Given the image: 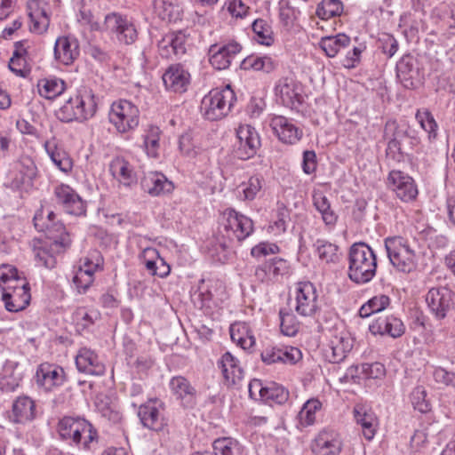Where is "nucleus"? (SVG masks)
<instances>
[{
	"label": "nucleus",
	"mask_w": 455,
	"mask_h": 455,
	"mask_svg": "<svg viewBox=\"0 0 455 455\" xmlns=\"http://www.w3.org/2000/svg\"><path fill=\"white\" fill-rule=\"evenodd\" d=\"M104 25L106 29L117 35L120 42L126 44H132L137 38V30L134 25L118 13L112 12L105 17Z\"/></svg>",
	"instance_id": "obj_12"
},
{
	"label": "nucleus",
	"mask_w": 455,
	"mask_h": 455,
	"mask_svg": "<svg viewBox=\"0 0 455 455\" xmlns=\"http://www.w3.org/2000/svg\"><path fill=\"white\" fill-rule=\"evenodd\" d=\"M13 421L26 423L35 419L36 404L28 396L18 397L12 404Z\"/></svg>",
	"instance_id": "obj_33"
},
{
	"label": "nucleus",
	"mask_w": 455,
	"mask_h": 455,
	"mask_svg": "<svg viewBox=\"0 0 455 455\" xmlns=\"http://www.w3.org/2000/svg\"><path fill=\"white\" fill-rule=\"evenodd\" d=\"M355 419L362 427L363 434L367 440H371L376 431V418L372 412L367 411L362 405L354 408Z\"/></svg>",
	"instance_id": "obj_36"
},
{
	"label": "nucleus",
	"mask_w": 455,
	"mask_h": 455,
	"mask_svg": "<svg viewBox=\"0 0 455 455\" xmlns=\"http://www.w3.org/2000/svg\"><path fill=\"white\" fill-rule=\"evenodd\" d=\"M139 109L132 102L121 100L111 105L108 118L119 132H128L139 124Z\"/></svg>",
	"instance_id": "obj_5"
},
{
	"label": "nucleus",
	"mask_w": 455,
	"mask_h": 455,
	"mask_svg": "<svg viewBox=\"0 0 455 455\" xmlns=\"http://www.w3.org/2000/svg\"><path fill=\"white\" fill-rule=\"evenodd\" d=\"M354 340L347 332H340L331 337L324 349V356L331 363H339L351 351Z\"/></svg>",
	"instance_id": "obj_17"
},
{
	"label": "nucleus",
	"mask_w": 455,
	"mask_h": 455,
	"mask_svg": "<svg viewBox=\"0 0 455 455\" xmlns=\"http://www.w3.org/2000/svg\"><path fill=\"white\" fill-rule=\"evenodd\" d=\"M433 377L437 384L455 388V373L446 371L444 368L435 369Z\"/></svg>",
	"instance_id": "obj_63"
},
{
	"label": "nucleus",
	"mask_w": 455,
	"mask_h": 455,
	"mask_svg": "<svg viewBox=\"0 0 455 455\" xmlns=\"http://www.w3.org/2000/svg\"><path fill=\"white\" fill-rule=\"evenodd\" d=\"M370 331L376 335H389L398 338L404 333L405 327L403 322L395 315L379 316L369 326Z\"/></svg>",
	"instance_id": "obj_23"
},
{
	"label": "nucleus",
	"mask_w": 455,
	"mask_h": 455,
	"mask_svg": "<svg viewBox=\"0 0 455 455\" xmlns=\"http://www.w3.org/2000/svg\"><path fill=\"white\" fill-rule=\"evenodd\" d=\"M220 364L228 386L237 385L243 379V371L238 365V361L229 352L222 355Z\"/></svg>",
	"instance_id": "obj_31"
},
{
	"label": "nucleus",
	"mask_w": 455,
	"mask_h": 455,
	"mask_svg": "<svg viewBox=\"0 0 455 455\" xmlns=\"http://www.w3.org/2000/svg\"><path fill=\"white\" fill-rule=\"evenodd\" d=\"M397 77L404 87L412 89L415 87V80L419 76L418 68L415 66L414 59L410 56H404L396 65Z\"/></svg>",
	"instance_id": "obj_32"
},
{
	"label": "nucleus",
	"mask_w": 455,
	"mask_h": 455,
	"mask_svg": "<svg viewBox=\"0 0 455 455\" xmlns=\"http://www.w3.org/2000/svg\"><path fill=\"white\" fill-rule=\"evenodd\" d=\"M179 148L188 157H195L197 154L191 134L184 133L180 137Z\"/></svg>",
	"instance_id": "obj_64"
},
{
	"label": "nucleus",
	"mask_w": 455,
	"mask_h": 455,
	"mask_svg": "<svg viewBox=\"0 0 455 455\" xmlns=\"http://www.w3.org/2000/svg\"><path fill=\"white\" fill-rule=\"evenodd\" d=\"M289 398V392L282 386L271 382L267 384V391L263 401L277 404L284 403Z\"/></svg>",
	"instance_id": "obj_52"
},
{
	"label": "nucleus",
	"mask_w": 455,
	"mask_h": 455,
	"mask_svg": "<svg viewBox=\"0 0 455 455\" xmlns=\"http://www.w3.org/2000/svg\"><path fill=\"white\" fill-rule=\"evenodd\" d=\"M44 147L47 155L59 170L65 173L71 172L73 161L64 148L57 145L54 138L46 140Z\"/></svg>",
	"instance_id": "obj_30"
},
{
	"label": "nucleus",
	"mask_w": 455,
	"mask_h": 455,
	"mask_svg": "<svg viewBox=\"0 0 455 455\" xmlns=\"http://www.w3.org/2000/svg\"><path fill=\"white\" fill-rule=\"evenodd\" d=\"M427 392L423 387H417L411 394V402L415 410L425 413L430 410V404L426 399Z\"/></svg>",
	"instance_id": "obj_61"
},
{
	"label": "nucleus",
	"mask_w": 455,
	"mask_h": 455,
	"mask_svg": "<svg viewBox=\"0 0 455 455\" xmlns=\"http://www.w3.org/2000/svg\"><path fill=\"white\" fill-rule=\"evenodd\" d=\"M224 217L226 218L224 231L230 241L235 239L241 242L252 233L253 222L247 216L228 209L224 212Z\"/></svg>",
	"instance_id": "obj_8"
},
{
	"label": "nucleus",
	"mask_w": 455,
	"mask_h": 455,
	"mask_svg": "<svg viewBox=\"0 0 455 455\" xmlns=\"http://www.w3.org/2000/svg\"><path fill=\"white\" fill-rule=\"evenodd\" d=\"M275 93L282 103L288 108H295L296 104L300 102V95L291 79H281L275 86Z\"/></svg>",
	"instance_id": "obj_35"
},
{
	"label": "nucleus",
	"mask_w": 455,
	"mask_h": 455,
	"mask_svg": "<svg viewBox=\"0 0 455 455\" xmlns=\"http://www.w3.org/2000/svg\"><path fill=\"white\" fill-rule=\"evenodd\" d=\"M230 337L243 349H249L255 344L254 337L250 333L245 323H235L230 326Z\"/></svg>",
	"instance_id": "obj_43"
},
{
	"label": "nucleus",
	"mask_w": 455,
	"mask_h": 455,
	"mask_svg": "<svg viewBox=\"0 0 455 455\" xmlns=\"http://www.w3.org/2000/svg\"><path fill=\"white\" fill-rule=\"evenodd\" d=\"M99 312L95 310H88L85 307H79L75 311L73 320L77 331H80L90 328L95 321L99 319Z\"/></svg>",
	"instance_id": "obj_50"
},
{
	"label": "nucleus",
	"mask_w": 455,
	"mask_h": 455,
	"mask_svg": "<svg viewBox=\"0 0 455 455\" xmlns=\"http://www.w3.org/2000/svg\"><path fill=\"white\" fill-rule=\"evenodd\" d=\"M313 204L322 216L326 226H334L338 220V215L331 207L328 198L320 191L313 194Z\"/></svg>",
	"instance_id": "obj_37"
},
{
	"label": "nucleus",
	"mask_w": 455,
	"mask_h": 455,
	"mask_svg": "<svg viewBox=\"0 0 455 455\" xmlns=\"http://www.w3.org/2000/svg\"><path fill=\"white\" fill-rule=\"evenodd\" d=\"M426 301L437 319H443L453 307L455 294L447 287H435L428 291Z\"/></svg>",
	"instance_id": "obj_10"
},
{
	"label": "nucleus",
	"mask_w": 455,
	"mask_h": 455,
	"mask_svg": "<svg viewBox=\"0 0 455 455\" xmlns=\"http://www.w3.org/2000/svg\"><path fill=\"white\" fill-rule=\"evenodd\" d=\"M243 69H253L255 71H263L270 73L275 69V63L268 56H249L242 62Z\"/></svg>",
	"instance_id": "obj_49"
},
{
	"label": "nucleus",
	"mask_w": 455,
	"mask_h": 455,
	"mask_svg": "<svg viewBox=\"0 0 455 455\" xmlns=\"http://www.w3.org/2000/svg\"><path fill=\"white\" fill-rule=\"evenodd\" d=\"M36 383L45 391H52L60 387L66 380L64 369L57 364L44 363L39 365L36 373Z\"/></svg>",
	"instance_id": "obj_13"
},
{
	"label": "nucleus",
	"mask_w": 455,
	"mask_h": 455,
	"mask_svg": "<svg viewBox=\"0 0 455 455\" xmlns=\"http://www.w3.org/2000/svg\"><path fill=\"white\" fill-rule=\"evenodd\" d=\"M102 258L98 251L92 252L90 257H86L82 260L73 277V283L78 292H85L92 285L94 280V274L100 268Z\"/></svg>",
	"instance_id": "obj_9"
},
{
	"label": "nucleus",
	"mask_w": 455,
	"mask_h": 455,
	"mask_svg": "<svg viewBox=\"0 0 455 455\" xmlns=\"http://www.w3.org/2000/svg\"><path fill=\"white\" fill-rule=\"evenodd\" d=\"M0 281L4 283L2 286V294L7 293V289L13 287H29L26 280L17 276V270L10 266H3L0 267Z\"/></svg>",
	"instance_id": "obj_44"
},
{
	"label": "nucleus",
	"mask_w": 455,
	"mask_h": 455,
	"mask_svg": "<svg viewBox=\"0 0 455 455\" xmlns=\"http://www.w3.org/2000/svg\"><path fill=\"white\" fill-rule=\"evenodd\" d=\"M270 126L279 140L287 144L296 143L303 134L291 120L282 116H274L271 119Z\"/></svg>",
	"instance_id": "obj_20"
},
{
	"label": "nucleus",
	"mask_w": 455,
	"mask_h": 455,
	"mask_svg": "<svg viewBox=\"0 0 455 455\" xmlns=\"http://www.w3.org/2000/svg\"><path fill=\"white\" fill-rule=\"evenodd\" d=\"M58 118L62 122L77 121V117H82V112L78 109L76 103V96L71 97L57 112Z\"/></svg>",
	"instance_id": "obj_53"
},
{
	"label": "nucleus",
	"mask_w": 455,
	"mask_h": 455,
	"mask_svg": "<svg viewBox=\"0 0 455 455\" xmlns=\"http://www.w3.org/2000/svg\"><path fill=\"white\" fill-rule=\"evenodd\" d=\"M385 248L390 263L398 271L410 273L416 268L415 251L405 238L402 236L387 237Z\"/></svg>",
	"instance_id": "obj_3"
},
{
	"label": "nucleus",
	"mask_w": 455,
	"mask_h": 455,
	"mask_svg": "<svg viewBox=\"0 0 455 455\" xmlns=\"http://www.w3.org/2000/svg\"><path fill=\"white\" fill-rule=\"evenodd\" d=\"M235 100V94L229 85L222 90L213 89L203 98L201 111L208 120H219L230 112Z\"/></svg>",
	"instance_id": "obj_2"
},
{
	"label": "nucleus",
	"mask_w": 455,
	"mask_h": 455,
	"mask_svg": "<svg viewBox=\"0 0 455 455\" xmlns=\"http://www.w3.org/2000/svg\"><path fill=\"white\" fill-rule=\"evenodd\" d=\"M76 365L80 372L89 375L101 376L105 372L102 363L94 351L82 347L76 356Z\"/></svg>",
	"instance_id": "obj_22"
},
{
	"label": "nucleus",
	"mask_w": 455,
	"mask_h": 455,
	"mask_svg": "<svg viewBox=\"0 0 455 455\" xmlns=\"http://www.w3.org/2000/svg\"><path fill=\"white\" fill-rule=\"evenodd\" d=\"M296 293V312L302 316L313 315L317 310V295L313 283H299Z\"/></svg>",
	"instance_id": "obj_16"
},
{
	"label": "nucleus",
	"mask_w": 455,
	"mask_h": 455,
	"mask_svg": "<svg viewBox=\"0 0 455 455\" xmlns=\"http://www.w3.org/2000/svg\"><path fill=\"white\" fill-rule=\"evenodd\" d=\"M279 315L281 331L290 337L296 335L299 329V323L296 316L292 313L283 309L280 310Z\"/></svg>",
	"instance_id": "obj_54"
},
{
	"label": "nucleus",
	"mask_w": 455,
	"mask_h": 455,
	"mask_svg": "<svg viewBox=\"0 0 455 455\" xmlns=\"http://www.w3.org/2000/svg\"><path fill=\"white\" fill-rule=\"evenodd\" d=\"M187 36L182 31L171 32L158 41L159 54L164 58L181 57L186 53Z\"/></svg>",
	"instance_id": "obj_19"
},
{
	"label": "nucleus",
	"mask_w": 455,
	"mask_h": 455,
	"mask_svg": "<svg viewBox=\"0 0 455 455\" xmlns=\"http://www.w3.org/2000/svg\"><path fill=\"white\" fill-rule=\"evenodd\" d=\"M390 304V299L384 294H379L370 299L363 304L360 310L359 315L361 317H368L372 314L381 312L387 308Z\"/></svg>",
	"instance_id": "obj_48"
},
{
	"label": "nucleus",
	"mask_w": 455,
	"mask_h": 455,
	"mask_svg": "<svg viewBox=\"0 0 455 455\" xmlns=\"http://www.w3.org/2000/svg\"><path fill=\"white\" fill-rule=\"evenodd\" d=\"M387 180L388 186L402 201L410 202L416 198L418 189L414 180L408 174L394 170L389 172Z\"/></svg>",
	"instance_id": "obj_15"
},
{
	"label": "nucleus",
	"mask_w": 455,
	"mask_h": 455,
	"mask_svg": "<svg viewBox=\"0 0 455 455\" xmlns=\"http://www.w3.org/2000/svg\"><path fill=\"white\" fill-rule=\"evenodd\" d=\"M320 408L321 403L317 399H310L305 403L299 412V418L301 424L306 426L313 424L315 419V412Z\"/></svg>",
	"instance_id": "obj_57"
},
{
	"label": "nucleus",
	"mask_w": 455,
	"mask_h": 455,
	"mask_svg": "<svg viewBox=\"0 0 455 455\" xmlns=\"http://www.w3.org/2000/svg\"><path fill=\"white\" fill-rule=\"evenodd\" d=\"M112 175L123 185L131 186L136 181L131 165L123 158H116L110 164Z\"/></svg>",
	"instance_id": "obj_39"
},
{
	"label": "nucleus",
	"mask_w": 455,
	"mask_h": 455,
	"mask_svg": "<svg viewBox=\"0 0 455 455\" xmlns=\"http://www.w3.org/2000/svg\"><path fill=\"white\" fill-rule=\"evenodd\" d=\"M76 103L77 104L78 109L82 112V117H77V121L83 122L88 120L96 113L97 103L91 89L84 87L78 90L76 95Z\"/></svg>",
	"instance_id": "obj_34"
},
{
	"label": "nucleus",
	"mask_w": 455,
	"mask_h": 455,
	"mask_svg": "<svg viewBox=\"0 0 455 455\" xmlns=\"http://www.w3.org/2000/svg\"><path fill=\"white\" fill-rule=\"evenodd\" d=\"M164 410V403L160 400H149L140 406L138 416L144 427L154 431H161L167 426Z\"/></svg>",
	"instance_id": "obj_11"
},
{
	"label": "nucleus",
	"mask_w": 455,
	"mask_h": 455,
	"mask_svg": "<svg viewBox=\"0 0 455 455\" xmlns=\"http://www.w3.org/2000/svg\"><path fill=\"white\" fill-rule=\"evenodd\" d=\"M35 228L39 232H44L48 243H51V249L54 252H62L70 243L68 234L66 232L62 223L55 222L45 224L43 213H36L34 217Z\"/></svg>",
	"instance_id": "obj_6"
},
{
	"label": "nucleus",
	"mask_w": 455,
	"mask_h": 455,
	"mask_svg": "<svg viewBox=\"0 0 455 455\" xmlns=\"http://www.w3.org/2000/svg\"><path fill=\"white\" fill-rule=\"evenodd\" d=\"M215 455H242L243 448L238 441L231 437L219 438L212 444Z\"/></svg>",
	"instance_id": "obj_47"
},
{
	"label": "nucleus",
	"mask_w": 455,
	"mask_h": 455,
	"mask_svg": "<svg viewBox=\"0 0 455 455\" xmlns=\"http://www.w3.org/2000/svg\"><path fill=\"white\" fill-rule=\"evenodd\" d=\"M299 13V10L292 6L290 2H284L279 8V17L281 22L287 28L293 27Z\"/></svg>",
	"instance_id": "obj_58"
},
{
	"label": "nucleus",
	"mask_w": 455,
	"mask_h": 455,
	"mask_svg": "<svg viewBox=\"0 0 455 455\" xmlns=\"http://www.w3.org/2000/svg\"><path fill=\"white\" fill-rule=\"evenodd\" d=\"M140 258L143 259L145 267L152 275H155L156 265L159 259V252L155 248H146L141 252Z\"/></svg>",
	"instance_id": "obj_62"
},
{
	"label": "nucleus",
	"mask_w": 455,
	"mask_h": 455,
	"mask_svg": "<svg viewBox=\"0 0 455 455\" xmlns=\"http://www.w3.org/2000/svg\"><path fill=\"white\" fill-rule=\"evenodd\" d=\"M350 44V38L345 34L322 37L319 45L325 54L330 57H335L339 52L346 48Z\"/></svg>",
	"instance_id": "obj_38"
},
{
	"label": "nucleus",
	"mask_w": 455,
	"mask_h": 455,
	"mask_svg": "<svg viewBox=\"0 0 455 455\" xmlns=\"http://www.w3.org/2000/svg\"><path fill=\"white\" fill-rule=\"evenodd\" d=\"M58 431L62 439H71L76 443L83 442L84 448L97 436L92 425L81 418L64 417L58 424Z\"/></svg>",
	"instance_id": "obj_4"
},
{
	"label": "nucleus",
	"mask_w": 455,
	"mask_h": 455,
	"mask_svg": "<svg viewBox=\"0 0 455 455\" xmlns=\"http://www.w3.org/2000/svg\"><path fill=\"white\" fill-rule=\"evenodd\" d=\"M170 387L172 392L181 400L191 403L195 397L196 390L188 380L181 376L173 377L171 379Z\"/></svg>",
	"instance_id": "obj_46"
},
{
	"label": "nucleus",
	"mask_w": 455,
	"mask_h": 455,
	"mask_svg": "<svg viewBox=\"0 0 455 455\" xmlns=\"http://www.w3.org/2000/svg\"><path fill=\"white\" fill-rule=\"evenodd\" d=\"M160 130L156 126H149L144 135V146L147 154L152 157L157 156L159 148Z\"/></svg>",
	"instance_id": "obj_55"
},
{
	"label": "nucleus",
	"mask_w": 455,
	"mask_h": 455,
	"mask_svg": "<svg viewBox=\"0 0 455 455\" xmlns=\"http://www.w3.org/2000/svg\"><path fill=\"white\" fill-rule=\"evenodd\" d=\"M376 269L377 259L372 249L365 243H354L348 254L349 279L355 283H366L374 277Z\"/></svg>",
	"instance_id": "obj_1"
},
{
	"label": "nucleus",
	"mask_w": 455,
	"mask_h": 455,
	"mask_svg": "<svg viewBox=\"0 0 455 455\" xmlns=\"http://www.w3.org/2000/svg\"><path fill=\"white\" fill-rule=\"evenodd\" d=\"M262 178L259 176H251L247 182H243L240 188L245 200H253L257 194L262 188Z\"/></svg>",
	"instance_id": "obj_59"
},
{
	"label": "nucleus",
	"mask_w": 455,
	"mask_h": 455,
	"mask_svg": "<svg viewBox=\"0 0 455 455\" xmlns=\"http://www.w3.org/2000/svg\"><path fill=\"white\" fill-rule=\"evenodd\" d=\"M37 4L38 2H30V4L28 5V8L30 9L29 17L32 23L30 29L41 34L47 29L50 19L47 11L44 7L39 8Z\"/></svg>",
	"instance_id": "obj_42"
},
{
	"label": "nucleus",
	"mask_w": 455,
	"mask_h": 455,
	"mask_svg": "<svg viewBox=\"0 0 455 455\" xmlns=\"http://www.w3.org/2000/svg\"><path fill=\"white\" fill-rule=\"evenodd\" d=\"M33 250L35 258L37 264L45 267L46 268H52L56 265L55 255L60 252H54L51 249V243L44 242L41 244L40 241L34 240Z\"/></svg>",
	"instance_id": "obj_41"
},
{
	"label": "nucleus",
	"mask_w": 455,
	"mask_h": 455,
	"mask_svg": "<svg viewBox=\"0 0 455 455\" xmlns=\"http://www.w3.org/2000/svg\"><path fill=\"white\" fill-rule=\"evenodd\" d=\"M79 56V43L74 37H59L54 45L55 60L64 65H70Z\"/></svg>",
	"instance_id": "obj_26"
},
{
	"label": "nucleus",
	"mask_w": 455,
	"mask_h": 455,
	"mask_svg": "<svg viewBox=\"0 0 455 455\" xmlns=\"http://www.w3.org/2000/svg\"><path fill=\"white\" fill-rule=\"evenodd\" d=\"M29 287H13L7 289V293L2 294V299L4 302L6 310L10 312H19L27 307L30 301Z\"/></svg>",
	"instance_id": "obj_28"
},
{
	"label": "nucleus",
	"mask_w": 455,
	"mask_h": 455,
	"mask_svg": "<svg viewBox=\"0 0 455 455\" xmlns=\"http://www.w3.org/2000/svg\"><path fill=\"white\" fill-rule=\"evenodd\" d=\"M241 45L235 42L224 45L212 44L209 49L210 63L216 69H226L241 52Z\"/></svg>",
	"instance_id": "obj_18"
},
{
	"label": "nucleus",
	"mask_w": 455,
	"mask_h": 455,
	"mask_svg": "<svg viewBox=\"0 0 455 455\" xmlns=\"http://www.w3.org/2000/svg\"><path fill=\"white\" fill-rule=\"evenodd\" d=\"M37 89L42 97L52 100L65 91L66 84L62 79L56 77L44 78L38 81Z\"/></svg>",
	"instance_id": "obj_40"
},
{
	"label": "nucleus",
	"mask_w": 455,
	"mask_h": 455,
	"mask_svg": "<svg viewBox=\"0 0 455 455\" xmlns=\"http://www.w3.org/2000/svg\"><path fill=\"white\" fill-rule=\"evenodd\" d=\"M255 39L261 44L271 45L274 42L271 26L264 20L258 19L252 23Z\"/></svg>",
	"instance_id": "obj_51"
},
{
	"label": "nucleus",
	"mask_w": 455,
	"mask_h": 455,
	"mask_svg": "<svg viewBox=\"0 0 455 455\" xmlns=\"http://www.w3.org/2000/svg\"><path fill=\"white\" fill-rule=\"evenodd\" d=\"M189 80V73L180 64L171 66L163 75L165 87L174 92H186Z\"/></svg>",
	"instance_id": "obj_24"
},
{
	"label": "nucleus",
	"mask_w": 455,
	"mask_h": 455,
	"mask_svg": "<svg viewBox=\"0 0 455 455\" xmlns=\"http://www.w3.org/2000/svg\"><path fill=\"white\" fill-rule=\"evenodd\" d=\"M57 204L62 206L66 212L73 215L85 213V203L79 195L68 185L60 184L54 189Z\"/></svg>",
	"instance_id": "obj_14"
},
{
	"label": "nucleus",
	"mask_w": 455,
	"mask_h": 455,
	"mask_svg": "<svg viewBox=\"0 0 455 455\" xmlns=\"http://www.w3.org/2000/svg\"><path fill=\"white\" fill-rule=\"evenodd\" d=\"M237 141L234 145L235 156L242 160L254 156L260 147V139L256 130L249 124H241L236 129Z\"/></svg>",
	"instance_id": "obj_7"
},
{
	"label": "nucleus",
	"mask_w": 455,
	"mask_h": 455,
	"mask_svg": "<svg viewBox=\"0 0 455 455\" xmlns=\"http://www.w3.org/2000/svg\"><path fill=\"white\" fill-rule=\"evenodd\" d=\"M143 189L153 196L171 193L174 186L164 174L160 172H148L141 180Z\"/></svg>",
	"instance_id": "obj_27"
},
{
	"label": "nucleus",
	"mask_w": 455,
	"mask_h": 455,
	"mask_svg": "<svg viewBox=\"0 0 455 455\" xmlns=\"http://www.w3.org/2000/svg\"><path fill=\"white\" fill-rule=\"evenodd\" d=\"M343 12L342 2H320L315 14L322 20H329L339 16Z\"/></svg>",
	"instance_id": "obj_56"
},
{
	"label": "nucleus",
	"mask_w": 455,
	"mask_h": 455,
	"mask_svg": "<svg viewBox=\"0 0 455 455\" xmlns=\"http://www.w3.org/2000/svg\"><path fill=\"white\" fill-rule=\"evenodd\" d=\"M315 250L319 259L324 263H335L339 261V247L323 239H317L314 243Z\"/></svg>",
	"instance_id": "obj_45"
},
{
	"label": "nucleus",
	"mask_w": 455,
	"mask_h": 455,
	"mask_svg": "<svg viewBox=\"0 0 455 455\" xmlns=\"http://www.w3.org/2000/svg\"><path fill=\"white\" fill-rule=\"evenodd\" d=\"M315 455H338L341 451V442L335 432L322 431L312 444Z\"/></svg>",
	"instance_id": "obj_25"
},
{
	"label": "nucleus",
	"mask_w": 455,
	"mask_h": 455,
	"mask_svg": "<svg viewBox=\"0 0 455 455\" xmlns=\"http://www.w3.org/2000/svg\"><path fill=\"white\" fill-rule=\"evenodd\" d=\"M287 268V262L284 259L274 258L259 265L255 269V276L259 281L267 283L273 281L279 275H284Z\"/></svg>",
	"instance_id": "obj_29"
},
{
	"label": "nucleus",
	"mask_w": 455,
	"mask_h": 455,
	"mask_svg": "<svg viewBox=\"0 0 455 455\" xmlns=\"http://www.w3.org/2000/svg\"><path fill=\"white\" fill-rule=\"evenodd\" d=\"M301 352L293 347H267L261 352V359L267 364L275 363L293 364L301 359Z\"/></svg>",
	"instance_id": "obj_21"
},
{
	"label": "nucleus",
	"mask_w": 455,
	"mask_h": 455,
	"mask_svg": "<svg viewBox=\"0 0 455 455\" xmlns=\"http://www.w3.org/2000/svg\"><path fill=\"white\" fill-rule=\"evenodd\" d=\"M416 118L422 129L428 133L429 139L436 137L437 124L430 112L427 110L423 112L418 111Z\"/></svg>",
	"instance_id": "obj_60"
}]
</instances>
